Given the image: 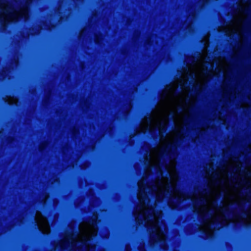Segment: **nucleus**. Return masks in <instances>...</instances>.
I'll use <instances>...</instances> for the list:
<instances>
[{
    "label": "nucleus",
    "instance_id": "obj_15",
    "mask_svg": "<svg viewBox=\"0 0 251 251\" xmlns=\"http://www.w3.org/2000/svg\"><path fill=\"white\" fill-rule=\"evenodd\" d=\"M100 39L98 37H97V38H96V42H97V43H99V42H100Z\"/></svg>",
    "mask_w": 251,
    "mask_h": 251
},
{
    "label": "nucleus",
    "instance_id": "obj_2",
    "mask_svg": "<svg viewBox=\"0 0 251 251\" xmlns=\"http://www.w3.org/2000/svg\"><path fill=\"white\" fill-rule=\"evenodd\" d=\"M240 9L238 16L234 17L230 23L225 26L219 27V31H223L228 36H231L234 34H241V30L242 28L243 20L245 18V10L249 6V3H244L240 0L239 3Z\"/></svg>",
    "mask_w": 251,
    "mask_h": 251
},
{
    "label": "nucleus",
    "instance_id": "obj_5",
    "mask_svg": "<svg viewBox=\"0 0 251 251\" xmlns=\"http://www.w3.org/2000/svg\"><path fill=\"white\" fill-rule=\"evenodd\" d=\"M195 19V14H193L192 15H189L187 19V22H188V25L187 26V29L189 31H191L192 25V21Z\"/></svg>",
    "mask_w": 251,
    "mask_h": 251
},
{
    "label": "nucleus",
    "instance_id": "obj_18",
    "mask_svg": "<svg viewBox=\"0 0 251 251\" xmlns=\"http://www.w3.org/2000/svg\"><path fill=\"white\" fill-rule=\"evenodd\" d=\"M250 150H251V145L250 146Z\"/></svg>",
    "mask_w": 251,
    "mask_h": 251
},
{
    "label": "nucleus",
    "instance_id": "obj_14",
    "mask_svg": "<svg viewBox=\"0 0 251 251\" xmlns=\"http://www.w3.org/2000/svg\"><path fill=\"white\" fill-rule=\"evenodd\" d=\"M61 10V7H59L58 9H57V12L59 14L61 13V12L60 11Z\"/></svg>",
    "mask_w": 251,
    "mask_h": 251
},
{
    "label": "nucleus",
    "instance_id": "obj_3",
    "mask_svg": "<svg viewBox=\"0 0 251 251\" xmlns=\"http://www.w3.org/2000/svg\"><path fill=\"white\" fill-rule=\"evenodd\" d=\"M15 22V0H0V23Z\"/></svg>",
    "mask_w": 251,
    "mask_h": 251
},
{
    "label": "nucleus",
    "instance_id": "obj_13",
    "mask_svg": "<svg viewBox=\"0 0 251 251\" xmlns=\"http://www.w3.org/2000/svg\"><path fill=\"white\" fill-rule=\"evenodd\" d=\"M196 138H197V137H195V138L192 137H191V141H192V142H195V140H196Z\"/></svg>",
    "mask_w": 251,
    "mask_h": 251
},
{
    "label": "nucleus",
    "instance_id": "obj_4",
    "mask_svg": "<svg viewBox=\"0 0 251 251\" xmlns=\"http://www.w3.org/2000/svg\"><path fill=\"white\" fill-rule=\"evenodd\" d=\"M35 221L38 229L44 234L50 232V227L47 219L40 211H37L35 217Z\"/></svg>",
    "mask_w": 251,
    "mask_h": 251
},
{
    "label": "nucleus",
    "instance_id": "obj_17",
    "mask_svg": "<svg viewBox=\"0 0 251 251\" xmlns=\"http://www.w3.org/2000/svg\"><path fill=\"white\" fill-rule=\"evenodd\" d=\"M84 32V30H83V31H82L81 33V35H82L83 33Z\"/></svg>",
    "mask_w": 251,
    "mask_h": 251
},
{
    "label": "nucleus",
    "instance_id": "obj_12",
    "mask_svg": "<svg viewBox=\"0 0 251 251\" xmlns=\"http://www.w3.org/2000/svg\"><path fill=\"white\" fill-rule=\"evenodd\" d=\"M139 250L140 251H144V246L143 247H139Z\"/></svg>",
    "mask_w": 251,
    "mask_h": 251
},
{
    "label": "nucleus",
    "instance_id": "obj_1",
    "mask_svg": "<svg viewBox=\"0 0 251 251\" xmlns=\"http://www.w3.org/2000/svg\"><path fill=\"white\" fill-rule=\"evenodd\" d=\"M97 215H94L91 221L83 222L78 227V231L74 232L73 226L70 225L62 239L54 245L55 250L62 251H95V246L90 242L93 236L97 235ZM100 251H104L103 250Z\"/></svg>",
    "mask_w": 251,
    "mask_h": 251
},
{
    "label": "nucleus",
    "instance_id": "obj_6",
    "mask_svg": "<svg viewBox=\"0 0 251 251\" xmlns=\"http://www.w3.org/2000/svg\"><path fill=\"white\" fill-rule=\"evenodd\" d=\"M4 100L9 104H17L18 102L17 98L11 97H7L4 99Z\"/></svg>",
    "mask_w": 251,
    "mask_h": 251
},
{
    "label": "nucleus",
    "instance_id": "obj_8",
    "mask_svg": "<svg viewBox=\"0 0 251 251\" xmlns=\"http://www.w3.org/2000/svg\"><path fill=\"white\" fill-rule=\"evenodd\" d=\"M210 0H200L199 1V4H201V7H202L205 3H207Z\"/></svg>",
    "mask_w": 251,
    "mask_h": 251
},
{
    "label": "nucleus",
    "instance_id": "obj_16",
    "mask_svg": "<svg viewBox=\"0 0 251 251\" xmlns=\"http://www.w3.org/2000/svg\"><path fill=\"white\" fill-rule=\"evenodd\" d=\"M108 234H107L105 235V238H107V237H108Z\"/></svg>",
    "mask_w": 251,
    "mask_h": 251
},
{
    "label": "nucleus",
    "instance_id": "obj_7",
    "mask_svg": "<svg viewBox=\"0 0 251 251\" xmlns=\"http://www.w3.org/2000/svg\"><path fill=\"white\" fill-rule=\"evenodd\" d=\"M238 94H237V91L236 89H234L233 91H231V93L229 96V100L231 101L232 99L236 98L238 97Z\"/></svg>",
    "mask_w": 251,
    "mask_h": 251
},
{
    "label": "nucleus",
    "instance_id": "obj_19",
    "mask_svg": "<svg viewBox=\"0 0 251 251\" xmlns=\"http://www.w3.org/2000/svg\"><path fill=\"white\" fill-rule=\"evenodd\" d=\"M43 148H44V147H41V150H43Z\"/></svg>",
    "mask_w": 251,
    "mask_h": 251
},
{
    "label": "nucleus",
    "instance_id": "obj_9",
    "mask_svg": "<svg viewBox=\"0 0 251 251\" xmlns=\"http://www.w3.org/2000/svg\"><path fill=\"white\" fill-rule=\"evenodd\" d=\"M6 72L4 71L2 72L1 76H0V80L3 79L5 78V75H6Z\"/></svg>",
    "mask_w": 251,
    "mask_h": 251
},
{
    "label": "nucleus",
    "instance_id": "obj_11",
    "mask_svg": "<svg viewBox=\"0 0 251 251\" xmlns=\"http://www.w3.org/2000/svg\"><path fill=\"white\" fill-rule=\"evenodd\" d=\"M126 251H130V247L129 245H126Z\"/></svg>",
    "mask_w": 251,
    "mask_h": 251
},
{
    "label": "nucleus",
    "instance_id": "obj_10",
    "mask_svg": "<svg viewBox=\"0 0 251 251\" xmlns=\"http://www.w3.org/2000/svg\"><path fill=\"white\" fill-rule=\"evenodd\" d=\"M40 29H41L40 28L38 27L37 31H36L35 32H32L30 31V33L32 34H38L40 32Z\"/></svg>",
    "mask_w": 251,
    "mask_h": 251
}]
</instances>
